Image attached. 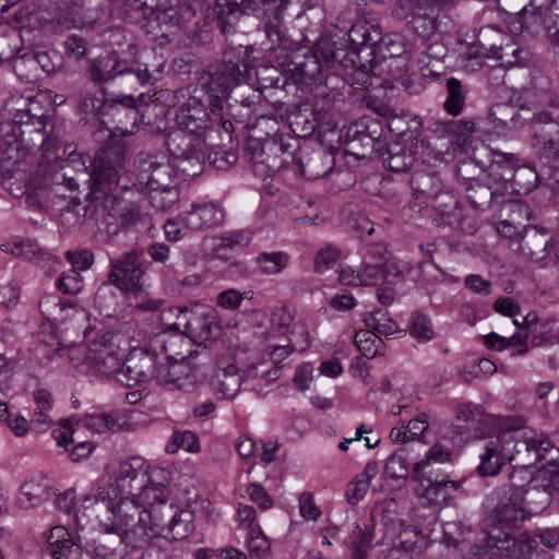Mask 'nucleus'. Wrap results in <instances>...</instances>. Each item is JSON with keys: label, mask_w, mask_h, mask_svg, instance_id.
Instances as JSON below:
<instances>
[{"label": "nucleus", "mask_w": 559, "mask_h": 559, "mask_svg": "<svg viewBox=\"0 0 559 559\" xmlns=\"http://www.w3.org/2000/svg\"><path fill=\"white\" fill-rule=\"evenodd\" d=\"M288 261V254L282 251L263 252L257 258L260 271L267 275L281 273L287 266Z\"/></svg>", "instance_id": "49530a36"}, {"label": "nucleus", "mask_w": 559, "mask_h": 559, "mask_svg": "<svg viewBox=\"0 0 559 559\" xmlns=\"http://www.w3.org/2000/svg\"><path fill=\"white\" fill-rule=\"evenodd\" d=\"M323 158L324 155L321 151H309L307 147L299 148L298 158L293 169L307 179H318L328 173Z\"/></svg>", "instance_id": "bb28decb"}, {"label": "nucleus", "mask_w": 559, "mask_h": 559, "mask_svg": "<svg viewBox=\"0 0 559 559\" xmlns=\"http://www.w3.org/2000/svg\"><path fill=\"white\" fill-rule=\"evenodd\" d=\"M159 511L158 519H163V528L159 527V536L167 532V538L171 540H182L192 531V515L188 511L178 509L174 504Z\"/></svg>", "instance_id": "4be33fe9"}, {"label": "nucleus", "mask_w": 559, "mask_h": 559, "mask_svg": "<svg viewBox=\"0 0 559 559\" xmlns=\"http://www.w3.org/2000/svg\"><path fill=\"white\" fill-rule=\"evenodd\" d=\"M142 255V251L131 250L111 260L108 275L109 282L126 293L143 292V276L145 275L147 263L141 260Z\"/></svg>", "instance_id": "0eeeda50"}, {"label": "nucleus", "mask_w": 559, "mask_h": 559, "mask_svg": "<svg viewBox=\"0 0 559 559\" xmlns=\"http://www.w3.org/2000/svg\"><path fill=\"white\" fill-rule=\"evenodd\" d=\"M115 379L117 382L127 388H131L146 382L143 379V377L139 373L138 369L132 364H130L129 356L126 358L123 362L121 361V367H119Z\"/></svg>", "instance_id": "bf43d9fd"}, {"label": "nucleus", "mask_w": 559, "mask_h": 559, "mask_svg": "<svg viewBox=\"0 0 559 559\" xmlns=\"http://www.w3.org/2000/svg\"><path fill=\"white\" fill-rule=\"evenodd\" d=\"M456 2L457 0H400L395 13L406 20L417 35L428 39L439 27L441 12L450 11Z\"/></svg>", "instance_id": "39448f33"}, {"label": "nucleus", "mask_w": 559, "mask_h": 559, "mask_svg": "<svg viewBox=\"0 0 559 559\" xmlns=\"http://www.w3.org/2000/svg\"><path fill=\"white\" fill-rule=\"evenodd\" d=\"M266 145L267 141L262 143L259 139L250 138L245 143L243 157L249 162L257 160L258 163H261L262 159L271 156Z\"/></svg>", "instance_id": "774afa93"}, {"label": "nucleus", "mask_w": 559, "mask_h": 559, "mask_svg": "<svg viewBox=\"0 0 559 559\" xmlns=\"http://www.w3.org/2000/svg\"><path fill=\"white\" fill-rule=\"evenodd\" d=\"M139 175L138 183L147 190L158 188L177 187L174 178V169L168 162H159L155 156H138Z\"/></svg>", "instance_id": "a211bd4d"}, {"label": "nucleus", "mask_w": 559, "mask_h": 559, "mask_svg": "<svg viewBox=\"0 0 559 559\" xmlns=\"http://www.w3.org/2000/svg\"><path fill=\"white\" fill-rule=\"evenodd\" d=\"M341 252L335 247H325L318 251L314 259V270L318 273H323L331 269L340 259Z\"/></svg>", "instance_id": "69168bd1"}, {"label": "nucleus", "mask_w": 559, "mask_h": 559, "mask_svg": "<svg viewBox=\"0 0 559 559\" xmlns=\"http://www.w3.org/2000/svg\"><path fill=\"white\" fill-rule=\"evenodd\" d=\"M127 74V82L144 85L150 82L152 75L146 66L139 64L135 68H128L124 62L109 57L96 61L91 68V79L95 83H104L114 80L116 75Z\"/></svg>", "instance_id": "dca6fc26"}, {"label": "nucleus", "mask_w": 559, "mask_h": 559, "mask_svg": "<svg viewBox=\"0 0 559 559\" xmlns=\"http://www.w3.org/2000/svg\"><path fill=\"white\" fill-rule=\"evenodd\" d=\"M2 250L11 254L23 258L24 260L34 263L41 267L47 273L56 271L60 264V259L52 255L50 252L40 248L37 243L31 241H20L12 245H2Z\"/></svg>", "instance_id": "412c9836"}, {"label": "nucleus", "mask_w": 559, "mask_h": 559, "mask_svg": "<svg viewBox=\"0 0 559 559\" xmlns=\"http://www.w3.org/2000/svg\"><path fill=\"white\" fill-rule=\"evenodd\" d=\"M57 287L63 294L76 295L83 288L82 276L79 272L70 270L58 278Z\"/></svg>", "instance_id": "0e129e2a"}, {"label": "nucleus", "mask_w": 559, "mask_h": 559, "mask_svg": "<svg viewBox=\"0 0 559 559\" xmlns=\"http://www.w3.org/2000/svg\"><path fill=\"white\" fill-rule=\"evenodd\" d=\"M224 219V210L212 202L192 204L191 210L185 212L186 227L191 230H201L219 226Z\"/></svg>", "instance_id": "5701e85b"}, {"label": "nucleus", "mask_w": 559, "mask_h": 559, "mask_svg": "<svg viewBox=\"0 0 559 559\" xmlns=\"http://www.w3.org/2000/svg\"><path fill=\"white\" fill-rule=\"evenodd\" d=\"M415 138L409 139V144L406 142H393L388 145L385 152L382 154L384 166L395 173L407 171L415 159L416 151L413 148Z\"/></svg>", "instance_id": "393cba45"}, {"label": "nucleus", "mask_w": 559, "mask_h": 559, "mask_svg": "<svg viewBox=\"0 0 559 559\" xmlns=\"http://www.w3.org/2000/svg\"><path fill=\"white\" fill-rule=\"evenodd\" d=\"M45 123L43 126L28 124L26 128H17V132L13 134L16 148L24 150L27 153H35L41 151L46 143V133L44 132Z\"/></svg>", "instance_id": "7c9ffc66"}, {"label": "nucleus", "mask_w": 559, "mask_h": 559, "mask_svg": "<svg viewBox=\"0 0 559 559\" xmlns=\"http://www.w3.org/2000/svg\"><path fill=\"white\" fill-rule=\"evenodd\" d=\"M7 110L12 115L11 132H17V128H26L28 124L43 126L44 115L40 112L39 103L29 97L11 98L5 104Z\"/></svg>", "instance_id": "aec40b11"}, {"label": "nucleus", "mask_w": 559, "mask_h": 559, "mask_svg": "<svg viewBox=\"0 0 559 559\" xmlns=\"http://www.w3.org/2000/svg\"><path fill=\"white\" fill-rule=\"evenodd\" d=\"M502 49L503 50L499 51V55H497L496 59L500 60L502 64L508 67L523 64L530 58V51L520 47L510 36L509 41L504 43Z\"/></svg>", "instance_id": "3c124183"}, {"label": "nucleus", "mask_w": 559, "mask_h": 559, "mask_svg": "<svg viewBox=\"0 0 559 559\" xmlns=\"http://www.w3.org/2000/svg\"><path fill=\"white\" fill-rule=\"evenodd\" d=\"M506 550L501 554L502 559H531L532 551L536 545L534 537L524 532L519 539L507 540Z\"/></svg>", "instance_id": "ea45409f"}, {"label": "nucleus", "mask_w": 559, "mask_h": 559, "mask_svg": "<svg viewBox=\"0 0 559 559\" xmlns=\"http://www.w3.org/2000/svg\"><path fill=\"white\" fill-rule=\"evenodd\" d=\"M148 203L157 211H169L179 200V190L177 187L158 188L147 190Z\"/></svg>", "instance_id": "c03bdc74"}, {"label": "nucleus", "mask_w": 559, "mask_h": 559, "mask_svg": "<svg viewBox=\"0 0 559 559\" xmlns=\"http://www.w3.org/2000/svg\"><path fill=\"white\" fill-rule=\"evenodd\" d=\"M340 59L342 58H337V64L345 70V74L350 80L352 85H357L358 88H368V86L372 84L369 70L364 63H361L360 58L356 59L355 66H353V63L347 59V68L340 62Z\"/></svg>", "instance_id": "864d4df0"}, {"label": "nucleus", "mask_w": 559, "mask_h": 559, "mask_svg": "<svg viewBox=\"0 0 559 559\" xmlns=\"http://www.w3.org/2000/svg\"><path fill=\"white\" fill-rule=\"evenodd\" d=\"M355 344L358 350L366 357L377 356L379 354L378 346L382 344V340L376 335L370 329L359 331L355 335Z\"/></svg>", "instance_id": "6e6d98bb"}, {"label": "nucleus", "mask_w": 559, "mask_h": 559, "mask_svg": "<svg viewBox=\"0 0 559 559\" xmlns=\"http://www.w3.org/2000/svg\"><path fill=\"white\" fill-rule=\"evenodd\" d=\"M275 1L266 0H216L217 26L222 34L228 35L236 32V23L242 14L258 13L264 5V13L271 11Z\"/></svg>", "instance_id": "ddd939ff"}, {"label": "nucleus", "mask_w": 559, "mask_h": 559, "mask_svg": "<svg viewBox=\"0 0 559 559\" xmlns=\"http://www.w3.org/2000/svg\"><path fill=\"white\" fill-rule=\"evenodd\" d=\"M173 328L199 345L216 337L219 331L216 317L212 312L188 308H177Z\"/></svg>", "instance_id": "1a4fd4ad"}, {"label": "nucleus", "mask_w": 559, "mask_h": 559, "mask_svg": "<svg viewBox=\"0 0 559 559\" xmlns=\"http://www.w3.org/2000/svg\"><path fill=\"white\" fill-rule=\"evenodd\" d=\"M532 146L539 158L559 166V117L554 119L550 111L535 110L530 118Z\"/></svg>", "instance_id": "423d86ee"}, {"label": "nucleus", "mask_w": 559, "mask_h": 559, "mask_svg": "<svg viewBox=\"0 0 559 559\" xmlns=\"http://www.w3.org/2000/svg\"><path fill=\"white\" fill-rule=\"evenodd\" d=\"M115 499L105 487L83 499V509L96 515L105 534H116L120 544L133 547L159 536V527L164 526L163 519H158V508L148 511L134 497H121L117 504Z\"/></svg>", "instance_id": "f257e3e1"}, {"label": "nucleus", "mask_w": 559, "mask_h": 559, "mask_svg": "<svg viewBox=\"0 0 559 559\" xmlns=\"http://www.w3.org/2000/svg\"><path fill=\"white\" fill-rule=\"evenodd\" d=\"M197 379V370L187 358L158 362L156 384L167 390L191 391Z\"/></svg>", "instance_id": "4468645a"}, {"label": "nucleus", "mask_w": 559, "mask_h": 559, "mask_svg": "<svg viewBox=\"0 0 559 559\" xmlns=\"http://www.w3.org/2000/svg\"><path fill=\"white\" fill-rule=\"evenodd\" d=\"M127 420L123 417H114L112 415L100 413L86 417L85 425L95 432H116L122 429Z\"/></svg>", "instance_id": "79ce46f5"}, {"label": "nucleus", "mask_w": 559, "mask_h": 559, "mask_svg": "<svg viewBox=\"0 0 559 559\" xmlns=\"http://www.w3.org/2000/svg\"><path fill=\"white\" fill-rule=\"evenodd\" d=\"M252 231L249 229L233 230L222 235L219 247L235 249L247 247L252 240Z\"/></svg>", "instance_id": "e2e57ef3"}, {"label": "nucleus", "mask_w": 559, "mask_h": 559, "mask_svg": "<svg viewBox=\"0 0 559 559\" xmlns=\"http://www.w3.org/2000/svg\"><path fill=\"white\" fill-rule=\"evenodd\" d=\"M419 531L415 526H407L403 528L394 542L390 555L397 551L409 552L414 549L418 540Z\"/></svg>", "instance_id": "680f3d73"}, {"label": "nucleus", "mask_w": 559, "mask_h": 559, "mask_svg": "<svg viewBox=\"0 0 559 559\" xmlns=\"http://www.w3.org/2000/svg\"><path fill=\"white\" fill-rule=\"evenodd\" d=\"M543 490L513 483L502 485L496 490L497 503L489 515L490 526L495 530L514 531L520 528L531 512L546 509L551 501L554 491H559V473L543 472Z\"/></svg>", "instance_id": "f03ea898"}, {"label": "nucleus", "mask_w": 559, "mask_h": 559, "mask_svg": "<svg viewBox=\"0 0 559 559\" xmlns=\"http://www.w3.org/2000/svg\"><path fill=\"white\" fill-rule=\"evenodd\" d=\"M205 110L197 102L193 104H185L177 114V121L183 129L195 132L205 126Z\"/></svg>", "instance_id": "f704fd0d"}, {"label": "nucleus", "mask_w": 559, "mask_h": 559, "mask_svg": "<svg viewBox=\"0 0 559 559\" xmlns=\"http://www.w3.org/2000/svg\"><path fill=\"white\" fill-rule=\"evenodd\" d=\"M257 376V367H251L241 376L234 365H229L216 371L212 378V384L217 393H221L226 399H234L238 394L241 384H245L251 391L262 393L260 383L253 382Z\"/></svg>", "instance_id": "f3484780"}, {"label": "nucleus", "mask_w": 559, "mask_h": 559, "mask_svg": "<svg viewBox=\"0 0 559 559\" xmlns=\"http://www.w3.org/2000/svg\"><path fill=\"white\" fill-rule=\"evenodd\" d=\"M381 39V31L377 25L369 24L367 22H358L354 24L348 32V40L349 48L345 50L340 48L343 51H340V62L344 64L346 68L348 64L346 63L348 60L355 66L356 59H359V53L364 49H368V56L373 53L374 46Z\"/></svg>", "instance_id": "2eb2a0df"}, {"label": "nucleus", "mask_w": 559, "mask_h": 559, "mask_svg": "<svg viewBox=\"0 0 559 559\" xmlns=\"http://www.w3.org/2000/svg\"><path fill=\"white\" fill-rule=\"evenodd\" d=\"M519 251L525 259L544 265L550 252V239L540 233L527 234L523 237Z\"/></svg>", "instance_id": "c756f323"}, {"label": "nucleus", "mask_w": 559, "mask_h": 559, "mask_svg": "<svg viewBox=\"0 0 559 559\" xmlns=\"http://www.w3.org/2000/svg\"><path fill=\"white\" fill-rule=\"evenodd\" d=\"M490 430H481L475 435L479 439L478 449L479 465L477 472L481 476H495L500 473L502 467L510 462L508 436L504 431L496 435H488Z\"/></svg>", "instance_id": "6e6552de"}, {"label": "nucleus", "mask_w": 559, "mask_h": 559, "mask_svg": "<svg viewBox=\"0 0 559 559\" xmlns=\"http://www.w3.org/2000/svg\"><path fill=\"white\" fill-rule=\"evenodd\" d=\"M122 356L118 346L110 340L103 337L93 342L86 353L87 365L98 374L115 377L121 367Z\"/></svg>", "instance_id": "6ab92c4d"}, {"label": "nucleus", "mask_w": 559, "mask_h": 559, "mask_svg": "<svg viewBox=\"0 0 559 559\" xmlns=\"http://www.w3.org/2000/svg\"><path fill=\"white\" fill-rule=\"evenodd\" d=\"M497 197V192L478 180L471 182L467 188V200L472 207L479 212H485L490 209Z\"/></svg>", "instance_id": "c9c22d12"}, {"label": "nucleus", "mask_w": 559, "mask_h": 559, "mask_svg": "<svg viewBox=\"0 0 559 559\" xmlns=\"http://www.w3.org/2000/svg\"><path fill=\"white\" fill-rule=\"evenodd\" d=\"M408 333L420 343H427L435 337L430 318L421 312H414L408 324Z\"/></svg>", "instance_id": "37998d69"}, {"label": "nucleus", "mask_w": 559, "mask_h": 559, "mask_svg": "<svg viewBox=\"0 0 559 559\" xmlns=\"http://www.w3.org/2000/svg\"><path fill=\"white\" fill-rule=\"evenodd\" d=\"M287 3L288 0H278V3L271 8L273 10V19L269 16L264 22V32L271 44V49L283 48L289 50L292 47V41L286 36L282 21V12L286 9Z\"/></svg>", "instance_id": "a878e982"}, {"label": "nucleus", "mask_w": 559, "mask_h": 559, "mask_svg": "<svg viewBox=\"0 0 559 559\" xmlns=\"http://www.w3.org/2000/svg\"><path fill=\"white\" fill-rule=\"evenodd\" d=\"M104 104L105 98L104 92L102 90H84L81 93L78 109L86 116H96L100 112L102 108L104 107Z\"/></svg>", "instance_id": "5fc2aeb1"}, {"label": "nucleus", "mask_w": 559, "mask_h": 559, "mask_svg": "<svg viewBox=\"0 0 559 559\" xmlns=\"http://www.w3.org/2000/svg\"><path fill=\"white\" fill-rule=\"evenodd\" d=\"M364 323L367 329L377 332L380 335H392L397 331L396 322L389 317L388 311L376 309L364 317Z\"/></svg>", "instance_id": "58836bf2"}, {"label": "nucleus", "mask_w": 559, "mask_h": 559, "mask_svg": "<svg viewBox=\"0 0 559 559\" xmlns=\"http://www.w3.org/2000/svg\"><path fill=\"white\" fill-rule=\"evenodd\" d=\"M249 550L258 557H263L270 551V543L267 537L262 533L259 525L251 527L248 540Z\"/></svg>", "instance_id": "338daca9"}, {"label": "nucleus", "mask_w": 559, "mask_h": 559, "mask_svg": "<svg viewBox=\"0 0 559 559\" xmlns=\"http://www.w3.org/2000/svg\"><path fill=\"white\" fill-rule=\"evenodd\" d=\"M504 435L509 439L510 463L514 467L530 468L535 466L542 460H546L548 454L555 450L554 442L548 436L532 428L506 430Z\"/></svg>", "instance_id": "20e7f679"}, {"label": "nucleus", "mask_w": 559, "mask_h": 559, "mask_svg": "<svg viewBox=\"0 0 559 559\" xmlns=\"http://www.w3.org/2000/svg\"><path fill=\"white\" fill-rule=\"evenodd\" d=\"M297 143L296 139L284 141L282 136L269 140L266 147L274 155V158L267 156L261 163L266 164L269 169L274 171L281 168L293 167L298 158Z\"/></svg>", "instance_id": "b1692460"}, {"label": "nucleus", "mask_w": 559, "mask_h": 559, "mask_svg": "<svg viewBox=\"0 0 559 559\" xmlns=\"http://www.w3.org/2000/svg\"><path fill=\"white\" fill-rule=\"evenodd\" d=\"M207 82V102L211 111L219 115L223 110L224 100L229 92L239 82L241 70L238 60L224 59L210 73Z\"/></svg>", "instance_id": "9d476101"}, {"label": "nucleus", "mask_w": 559, "mask_h": 559, "mask_svg": "<svg viewBox=\"0 0 559 559\" xmlns=\"http://www.w3.org/2000/svg\"><path fill=\"white\" fill-rule=\"evenodd\" d=\"M115 379L117 382L127 388H131L146 382L143 379V377L139 373L138 369L132 364H130L129 356L126 358L123 362L121 361V367H119Z\"/></svg>", "instance_id": "052dcab7"}, {"label": "nucleus", "mask_w": 559, "mask_h": 559, "mask_svg": "<svg viewBox=\"0 0 559 559\" xmlns=\"http://www.w3.org/2000/svg\"><path fill=\"white\" fill-rule=\"evenodd\" d=\"M187 140L186 148L177 153V167L188 177H195L203 170L204 153L200 143L192 144L191 136H183Z\"/></svg>", "instance_id": "cd10ccee"}, {"label": "nucleus", "mask_w": 559, "mask_h": 559, "mask_svg": "<svg viewBox=\"0 0 559 559\" xmlns=\"http://www.w3.org/2000/svg\"><path fill=\"white\" fill-rule=\"evenodd\" d=\"M483 47L484 58H497L499 51L503 50L504 43L509 41V35L495 26H485L478 34Z\"/></svg>", "instance_id": "72a5a7b5"}, {"label": "nucleus", "mask_w": 559, "mask_h": 559, "mask_svg": "<svg viewBox=\"0 0 559 559\" xmlns=\"http://www.w3.org/2000/svg\"><path fill=\"white\" fill-rule=\"evenodd\" d=\"M341 49L330 36H321L313 48L298 46L292 50L288 58L289 71L298 83L305 85L322 84L324 71L334 68L337 63Z\"/></svg>", "instance_id": "7ed1b4c3"}, {"label": "nucleus", "mask_w": 559, "mask_h": 559, "mask_svg": "<svg viewBox=\"0 0 559 559\" xmlns=\"http://www.w3.org/2000/svg\"><path fill=\"white\" fill-rule=\"evenodd\" d=\"M445 98L443 109L451 116H459L463 112L468 93L467 87L457 79L445 80Z\"/></svg>", "instance_id": "2f4dec72"}, {"label": "nucleus", "mask_w": 559, "mask_h": 559, "mask_svg": "<svg viewBox=\"0 0 559 559\" xmlns=\"http://www.w3.org/2000/svg\"><path fill=\"white\" fill-rule=\"evenodd\" d=\"M46 496L45 487L34 480L25 481L21 487L17 503L21 508L28 509L41 502Z\"/></svg>", "instance_id": "603ef678"}, {"label": "nucleus", "mask_w": 559, "mask_h": 559, "mask_svg": "<svg viewBox=\"0 0 559 559\" xmlns=\"http://www.w3.org/2000/svg\"><path fill=\"white\" fill-rule=\"evenodd\" d=\"M475 124L465 120H449L443 122V130L455 138L457 144L465 143L473 134Z\"/></svg>", "instance_id": "4d7b16f0"}, {"label": "nucleus", "mask_w": 559, "mask_h": 559, "mask_svg": "<svg viewBox=\"0 0 559 559\" xmlns=\"http://www.w3.org/2000/svg\"><path fill=\"white\" fill-rule=\"evenodd\" d=\"M179 449H183L188 452H198L200 449V443L197 435L191 430H175L170 441L166 445V452L174 454Z\"/></svg>", "instance_id": "09e8293b"}, {"label": "nucleus", "mask_w": 559, "mask_h": 559, "mask_svg": "<svg viewBox=\"0 0 559 559\" xmlns=\"http://www.w3.org/2000/svg\"><path fill=\"white\" fill-rule=\"evenodd\" d=\"M130 364H132L143 377L148 381H155L157 378L158 361L157 357L144 349L133 350L129 355Z\"/></svg>", "instance_id": "4c0bfd02"}, {"label": "nucleus", "mask_w": 559, "mask_h": 559, "mask_svg": "<svg viewBox=\"0 0 559 559\" xmlns=\"http://www.w3.org/2000/svg\"><path fill=\"white\" fill-rule=\"evenodd\" d=\"M503 179L510 181L513 190L526 194L536 187L537 174L528 167H516L510 177Z\"/></svg>", "instance_id": "a18cd8bd"}, {"label": "nucleus", "mask_w": 559, "mask_h": 559, "mask_svg": "<svg viewBox=\"0 0 559 559\" xmlns=\"http://www.w3.org/2000/svg\"><path fill=\"white\" fill-rule=\"evenodd\" d=\"M150 483L145 461L133 456L120 462L109 492L115 498L136 497Z\"/></svg>", "instance_id": "9b49d317"}, {"label": "nucleus", "mask_w": 559, "mask_h": 559, "mask_svg": "<svg viewBox=\"0 0 559 559\" xmlns=\"http://www.w3.org/2000/svg\"><path fill=\"white\" fill-rule=\"evenodd\" d=\"M293 333H298V337H289V344L287 346H275L273 348L271 355L274 362L278 364L294 350L304 352L308 348L309 333L306 326L304 324H295L293 326Z\"/></svg>", "instance_id": "e433bc0d"}, {"label": "nucleus", "mask_w": 559, "mask_h": 559, "mask_svg": "<svg viewBox=\"0 0 559 559\" xmlns=\"http://www.w3.org/2000/svg\"><path fill=\"white\" fill-rule=\"evenodd\" d=\"M295 311L289 307L282 305L275 307L272 316H271V326L283 335H297L298 333H293V326L295 324H300L299 322H294Z\"/></svg>", "instance_id": "de8ad7c7"}, {"label": "nucleus", "mask_w": 559, "mask_h": 559, "mask_svg": "<svg viewBox=\"0 0 559 559\" xmlns=\"http://www.w3.org/2000/svg\"><path fill=\"white\" fill-rule=\"evenodd\" d=\"M382 130L377 121L371 124L365 126L364 129H356L352 138V145L355 147L356 143L359 142L362 147L370 150L371 152H380L382 148L381 142Z\"/></svg>", "instance_id": "a19ab883"}, {"label": "nucleus", "mask_w": 559, "mask_h": 559, "mask_svg": "<svg viewBox=\"0 0 559 559\" xmlns=\"http://www.w3.org/2000/svg\"><path fill=\"white\" fill-rule=\"evenodd\" d=\"M513 539L514 535L512 531L495 530V527H491L486 538V543L488 544L491 556L500 558L501 554L506 550V542Z\"/></svg>", "instance_id": "13d9d810"}, {"label": "nucleus", "mask_w": 559, "mask_h": 559, "mask_svg": "<svg viewBox=\"0 0 559 559\" xmlns=\"http://www.w3.org/2000/svg\"><path fill=\"white\" fill-rule=\"evenodd\" d=\"M139 498H141L144 502L151 506V510L158 508L159 510H164L163 508H167L166 500L168 497V489L163 484H156L150 480L147 486L138 493Z\"/></svg>", "instance_id": "8fccbe9b"}, {"label": "nucleus", "mask_w": 559, "mask_h": 559, "mask_svg": "<svg viewBox=\"0 0 559 559\" xmlns=\"http://www.w3.org/2000/svg\"><path fill=\"white\" fill-rule=\"evenodd\" d=\"M417 481L419 483L420 487H423L421 489H417L418 495L432 504L448 502L452 498L450 490H461L463 483L462 480L436 479L432 481L431 479H428V485L424 486L420 478Z\"/></svg>", "instance_id": "c85d7f7f"}, {"label": "nucleus", "mask_w": 559, "mask_h": 559, "mask_svg": "<svg viewBox=\"0 0 559 559\" xmlns=\"http://www.w3.org/2000/svg\"><path fill=\"white\" fill-rule=\"evenodd\" d=\"M117 151H98L92 163V171L88 175L94 193L105 197L112 192L119 182L121 165L118 162Z\"/></svg>", "instance_id": "f8f14e48"}, {"label": "nucleus", "mask_w": 559, "mask_h": 559, "mask_svg": "<svg viewBox=\"0 0 559 559\" xmlns=\"http://www.w3.org/2000/svg\"><path fill=\"white\" fill-rule=\"evenodd\" d=\"M456 418L464 421L476 423L475 435L481 430H492L496 426V418L491 415L485 414L480 405L473 403H464L459 405L456 411Z\"/></svg>", "instance_id": "473e14b6"}]
</instances>
